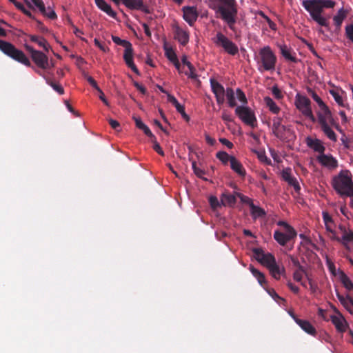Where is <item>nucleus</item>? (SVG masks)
I'll use <instances>...</instances> for the list:
<instances>
[{
	"label": "nucleus",
	"mask_w": 353,
	"mask_h": 353,
	"mask_svg": "<svg viewBox=\"0 0 353 353\" xmlns=\"http://www.w3.org/2000/svg\"><path fill=\"white\" fill-rule=\"evenodd\" d=\"M303 7L307 10L312 19L321 26L329 28L326 18L321 15L324 8H332L336 2L332 0H303Z\"/></svg>",
	"instance_id": "f257e3e1"
},
{
	"label": "nucleus",
	"mask_w": 353,
	"mask_h": 353,
	"mask_svg": "<svg viewBox=\"0 0 353 353\" xmlns=\"http://www.w3.org/2000/svg\"><path fill=\"white\" fill-rule=\"evenodd\" d=\"M317 121L321 127V130L327 137L332 141H337V137L335 132L332 130V127L336 128L339 130V124L335 121L333 118L332 114L326 105L316 112Z\"/></svg>",
	"instance_id": "f03ea898"
},
{
	"label": "nucleus",
	"mask_w": 353,
	"mask_h": 353,
	"mask_svg": "<svg viewBox=\"0 0 353 353\" xmlns=\"http://www.w3.org/2000/svg\"><path fill=\"white\" fill-rule=\"evenodd\" d=\"M236 98L242 103L241 105H238L235 108V114L239 119L245 125L250 126L252 128L256 127L257 120L254 112L246 105L248 104V99L240 88L236 90Z\"/></svg>",
	"instance_id": "7ed1b4c3"
},
{
	"label": "nucleus",
	"mask_w": 353,
	"mask_h": 353,
	"mask_svg": "<svg viewBox=\"0 0 353 353\" xmlns=\"http://www.w3.org/2000/svg\"><path fill=\"white\" fill-rule=\"evenodd\" d=\"M334 190L341 196L353 197L352 175L347 170H343L334 176L332 180Z\"/></svg>",
	"instance_id": "20e7f679"
},
{
	"label": "nucleus",
	"mask_w": 353,
	"mask_h": 353,
	"mask_svg": "<svg viewBox=\"0 0 353 353\" xmlns=\"http://www.w3.org/2000/svg\"><path fill=\"white\" fill-rule=\"evenodd\" d=\"M216 12L219 13L221 18L228 26L229 28L235 31L236 22L237 8L235 0H219L216 8Z\"/></svg>",
	"instance_id": "39448f33"
},
{
	"label": "nucleus",
	"mask_w": 353,
	"mask_h": 353,
	"mask_svg": "<svg viewBox=\"0 0 353 353\" xmlns=\"http://www.w3.org/2000/svg\"><path fill=\"white\" fill-rule=\"evenodd\" d=\"M255 59L259 72L274 71L275 70L277 58L270 46H266L261 48L259 51V55Z\"/></svg>",
	"instance_id": "423d86ee"
},
{
	"label": "nucleus",
	"mask_w": 353,
	"mask_h": 353,
	"mask_svg": "<svg viewBox=\"0 0 353 353\" xmlns=\"http://www.w3.org/2000/svg\"><path fill=\"white\" fill-rule=\"evenodd\" d=\"M212 40L217 47L222 48L230 55L234 56L239 52L236 44L221 32H218Z\"/></svg>",
	"instance_id": "0eeeda50"
},
{
	"label": "nucleus",
	"mask_w": 353,
	"mask_h": 353,
	"mask_svg": "<svg viewBox=\"0 0 353 353\" xmlns=\"http://www.w3.org/2000/svg\"><path fill=\"white\" fill-rule=\"evenodd\" d=\"M295 105L305 117L309 118L313 123L316 122V119L311 108V101L307 97L297 94L295 97Z\"/></svg>",
	"instance_id": "6e6552de"
},
{
	"label": "nucleus",
	"mask_w": 353,
	"mask_h": 353,
	"mask_svg": "<svg viewBox=\"0 0 353 353\" xmlns=\"http://www.w3.org/2000/svg\"><path fill=\"white\" fill-rule=\"evenodd\" d=\"M0 50L13 59L22 63V51L17 50L12 43L0 39Z\"/></svg>",
	"instance_id": "1a4fd4ad"
},
{
	"label": "nucleus",
	"mask_w": 353,
	"mask_h": 353,
	"mask_svg": "<svg viewBox=\"0 0 353 353\" xmlns=\"http://www.w3.org/2000/svg\"><path fill=\"white\" fill-rule=\"evenodd\" d=\"M24 47L30 53L32 60L37 66L43 69L48 67V58L45 54L40 51L34 50L28 45H25Z\"/></svg>",
	"instance_id": "9d476101"
},
{
	"label": "nucleus",
	"mask_w": 353,
	"mask_h": 353,
	"mask_svg": "<svg viewBox=\"0 0 353 353\" xmlns=\"http://www.w3.org/2000/svg\"><path fill=\"white\" fill-rule=\"evenodd\" d=\"M210 85L212 92L214 93L216 103L222 105L225 102V94L226 90L224 87L215 79H210Z\"/></svg>",
	"instance_id": "9b49d317"
},
{
	"label": "nucleus",
	"mask_w": 353,
	"mask_h": 353,
	"mask_svg": "<svg viewBox=\"0 0 353 353\" xmlns=\"http://www.w3.org/2000/svg\"><path fill=\"white\" fill-rule=\"evenodd\" d=\"M296 235V230L286 232L285 234L279 230H276L274 233V239L279 245L284 246L288 242L295 239Z\"/></svg>",
	"instance_id": "f8f14e48"
},
{
	"label": "nucleus",
	"mask_w": 353,
	"mask_h": 353,
	"mask_svg": "<svg viewBox=\"0 0 353 353\" xmlns=\"http://www.w3.org/2000/svg\"><path fill=\"white\" fill-rule=\"evenodd\" d=\"M182 11L183 13V17L184 20L190 26H192L199 17V12L196 8L194 6H184L182 8Z\"/></svg>",
	"instance_id": "ddd939ff"
},
{
	"label": "nucleus",
	"mask_w": 353,
	"mask_h": 353,
	"mask_svg": "<svg viewBox=\"0 0 353 353\" xmlns=\"http://www.w3.org/2000/svg\"><path fill=\"white\" fill-rule=\"evenodd\" d=\"M174 39L178 42L185 46L189 42L190 34L189 32L183 30L178 25L173 26Z\"/></svg>",
	"instance_id": "4468645a"
},
{
	"label": "nucleus",
	"mask_w": 353,
	"mask_h": 353,
	"mask_svg": "<svg viewBox=\"0 0 353 353\" xmlns=\"http://www.w3.org/2000/svg\"><path fill=\"white\" fill-rule=\"evenodd\" d=\"M123 59L128 68H130L137 75H140V72L133 61V48L132 44L125 48Z\"/></svg>",
	"instance_id": "2eb2a0df"
},
{
	"label": "nucleus",
	"mask_w": 353,
	"mask_h": 353,
	"mask_svg": "<svg viewBox=\"0 0 353 353\" xmlns=\"http://www.w3.org/2000/svg\"><path fill=\"white\" fill-rule=\"evenodd\" d=\"M317 161L323 166L330 170L336 169L338 167V161L331 154H319L317 157Z\"/></svg>",
	"instance_id": "dca6fc26"
},
{
	"label": "nucleus",
	"mask_w": 353,
	"mask_h": 353,
	"mask_svg": "<svg viewBox=\"0 0 353 353\" xmlns=\"http://www.w3.org/2000/svg\"><path fill=\"white\" fill-rule=\"evenodd\" d=\"M281 176L283 179L286 181L289 185L292 186L296 192H299L301 187L296 179L292 176L290 168L283 170L281 172Z\"/></svg>",
	"instance_id": "f3484780"
},
{
	"label": "nucleus",
	"mask_w": 353,
	"mask_h": 353,
	"mask_svg": "<svg viewBox=\"0 0 353 353\" xmlns=\"http://www.w3.org/2000/svg\"><path fill=\"white\" fill-rule=\"evenodd\" d=\"M123 3L129 9L138 10L148 13V8L144 6L142 0H121Z\"/></svg>",
	"instance_id": "a211bd4d"
},
{
	"label": "nucleus",
	"mask_w": 353,
	"mask_h": 353,
	"mask_svg": "<svg viewBox=\"0 0 353 353\" xmlns=\"http://www.w3.org/2000/svg\"><path fill=\"white\" fill-rule=\"evenodd\" d=\"M32 3H33L39 9V11H44L45 5L42 0H31V2L28 0H23V6L26 5L28 8H32ZM23 14H26L32 19L34 18L32 12L29 10L26 9L24 7Z\"/></svg>",
	"instance_id": "6ab92c4d"
},
{
	"label": "nucleus",
	"mask_w": 353,
	"mask_h": 353,
	"mask_svg": "<svg viewBox=\"0 0 353 353\" xmlns=\"http://www.w3.org/2000/svg\"><path fill=\"white\" fill-rule=\"evenodd\" d=\"M331 321L339 332L343 333L346 331L347 323L341 314L331 316Z\"/></svg>",
	"instance_id": "aec40b11"
},
{
	"label": "nucleus",
	"mask_w": 353,
	"mask_h": 353,
	"mask_svg": "<svg viewBox=\"0 0 353 353\" xmlns=\"http://www.w3.org/2000/svg\"><path fill=\"white\" fill-rule=\"evenodd\" d=\"M305 143L310 148L320 153V154H323L325 150L322 141L318 139H312L310 137H307L305 139Z\"/></svg>",
	"instance_id": "412c9836"
},
{
	"label": "nucleus",
	"mask_w": 353,
	"mask_h": 353,
	"mask_svg": "<svg viewBox=\"0 0 353 353\" xmlns=\"http://www.w3.org/2000/svg\"><path fill=\"white\" fill-rule=\"evenodd\" d=\"M296 323L301 327V328L304 330L306 333L315 336L316 334V330L315 327L310 323V321L307 320L303 319H296Z\"/></svg>",
	"instance_id": "4be33fe9"
},
{
	"label": "nucleus",
	"mask_w": 353,
	"mask_h": 353,
	"mask_svg": "<svg viewBox=\"0 0 353 353\" xmlns=\"http://www.w3.org/2000/svg\"><path fill=\"white\" fill-rule=\"evenodd\" d=\"M231 169L240 176L244 177L246 174V171L243 168L242 163L236 158H232L230 163Z\"/></svg>",
	"instance_id": "5701e85b"
},
{
	"label": "nucleus",
	"mask_w": 353,
	"mask_h": 353,
	"mask_svg": "<svg viewBox=\"0 0 353 353\" xmlns=\"http://www.w3.org/2000/svg\"><path fill=\"white\" fill-rule=\"evenodd\" d=\"M95 3L99 9L105 12L110 17L113 18L116 17V12L112 10L111 6L105 0H95Z\"/></svg>",
	"instance_id": "b1692460"
},
{
	"label": "nucleus",
	"mask_w": 353,
	"mask_h": 353,
	"mask_svg": "<svg viewBox=\"0 0 353 353\" xmlns=\"http://www.w3.org/2000/svg\"><path fill=\"white\" fill-rule=\"evenodd\" d=\"M257 261L265 265L268 269L276 263L275 257L270 253L262 254V257L257 258Z\"/></svg>",
	"instance_id": "393cba45"
},
{
	"label": "nucleus",
	"mask_w": 353,
	"mask_h": 353,
	"mask_svg": "<svg viewBox=\"0 0 353 353\" xmlns=\"http://www.w3.org/2000/svg\"><path fill=\"white\" fill-rule=\"evenodd\" d=\"M249 269L252 272V275L257 279L259 283L264 288H265L267 282L264 274L261 272L252 265H250Z\"/></svg>",
	"instance_id": "a878e982"
},
{
	"label": "nucleus",
	"mask_w": 353,
	"mask_h": 353,
	"mask_svg": "<svg viewBox=\"0 0 353 353\" xmlns=\"http://www.w3.org/2000/svg\"><path fill=\"white\" fill-rule=\"evenodd\" d=\"M235 94H236V92H234L232 88H226L225 97L227 99L228 104L230 108H236L237 106Z\"/></svg>",
	"instance_id": "bb28decb"
},
{
	"label": "nucleus",
	"mask_w": 353,
	"mask_h": 353,
	"mask_svg": "<svg viewBox=\"0 0 353 353\" xmlns=\"http://www.w3.org/2000/svg\"><path fill=\"white\" fill-rule=\"evenodd\" d=\"M347 14V12L342 8L339 10L337 14L334 16L333 21L337 28H341L343 21L345 19Z\"/></svg>",
	"instance_id": "cd10ccee"
},
{
	"label": "nucleus",
	"mask_w": 353,
	"mask_h": 353,
	"mask_svg": "<svg viewBox=\"0 0 353 353\" xmlns=\"http://www.w3.org/2000/svg\"><path fill=\"white\" fill-rule=\"evenodd\" d=\"M281 53L282 56L288 61H290L293 63H297L299 61V59L294 56L291 54V51L290 49L288 48L286 46H281L280 47Z\"/></svg>",
	"instance_id": "c85d7f7f"
},
{
	"label": "nucleus",
	"mask_w": 353,
	"mask_h": 353,
	"mask_svg": "<svg viewBox=\"0 0 353 353\" xmlns=\"http://www.w3.org/2000/svg\"><path fill=\"white\" fill-rule=\"evenodd\" d=\"M268 270L271 275L276 280H279L281 277V274L285 272L284 268L283 267L281 268L279 265H277L276 263H275L274 265L270 267Z\"/></svg>",
	"instance_id": "c756f323"
},
{
	"label": "nucleus",
	"mask_w": 353,
	"mask_h": 353,
	"mask_svg": "<svg viewBox=\"0 0 353 353\" xmlns=\"http://www.w3.org/2000/svg\"><path fill=\"white\" fill-rule=\"evenodd\" d=\"M223 205H234L236 202V196L231 194H223L221 198Z\"/></svg>",
	"instance_id": "7c9ffc66"
},
{
	"label": "nucleus",
	"mask_w": 353,
	"mask_h": 353,
	"mask_svg": "<svg viewBox=\"0 0 353 353\" xmlns=\"http://www.w3.org/2000/svg\"><path fill=\"white\" fill-rule=\"evenodd\" d=\"M264 102L266 106L269 108L270 111H271L272 113L278 114L279 112V107L270 97H265L264 98Z\"/></svg>",
	"instance_id": "2f4dec72"
},
{
	"label": "nucleus",
	"mask_w": 353,
	"mask_h": 353,
	"mask_svg": "<svg viewBox=\"0 0 353 353\" xmlns=\"http://www.w3.org/2000/svg\"><path fill=\"white\" fill-rule=\"evenodd\" d=\"M250 213L254 219L263 217L265 215V210L255 205L254 204L251 205Z\"/></svg>",
	"instance_id": "473e14b6"
},
{
	"label": "nucleus",
	"mask_w": 353,
	"mask_h": 353,
	"mask_svg": "<svg viewBox=\"0 0 353 353\" xmlns=\"http://www.w3.org/2000/svg\"><path fill=\"white\" fill-rule=\"evenodd\" d=\"M340 229L343 231L342 243L345 247H347V243L353 242V232L350 230L347 232L345 228L341 225L340 226Z\"/></svg>",
	"instance_id": "72a5a7b5"
},
{
	"label": "nucleus",
	"mask_w": 353,
	"mask_h": 353,
	"mask_svg": "<svg viewBox=\"0 0 353 353\" xmlns=\"http://www.w3.org/2000/svg\"><path fill=\"white\" fill-rule=\"evenodd\" d=\"M46 83L50 85L54 91H56L59 94L62 95L64 94L63 88L58 83L54 81L52 79L49 77L46 78Z\"/></svg>",
	"instance_id": "f704fd0d"
},
{
	"label": "nucleus",
	"mask_w": 353,
	"mask_h": 353,
	"mask_svg": "<svg viewBox=\"0 0 353 353\" xmlns=\"http://www.w3.org/2000/svg\"><path fill=\"white\" fill-rule=\"evenodd\" d=\"M216 158L222 162L223 164L227 165L228 163L230 161V163H231L232 158H235L233 156L229 155L225 151H219L216 154Z\"/></svg>",
	"instance_id": "c9c22d12"
},
{
	"label": "nucleus",
	"mask_w": 353,
	"mask_h": 353,
	"mask_svg": "<svg viewBox=\"0 0 353 353\" xmlns=\"http://www.w3.org/2000/svg\"><path fill=\"white\" fill-rule=\"evenodd\" d=\"M341 281L343 283V286L347 290H353V283L349 279V277L344 273H342V274L341 275Z\"/></svg>",
	"instance_id": "e433bc0d"
},
{
	"label": "nucleus",
	"mask_w": 353,
	"mask_h": 353,
	"mask_svg": "<svg viewBox=\"0 0 353 353\" xmlns=\"http://www.w3.org/2000/svg\"><path fill=\"white\" fill-rule=\"evenodd\" d=\"M265 289L266 290L268 294L270 296H271L272 298L277 303H281V302H282V303L285 302V299L279 296V295L276 292V291L274 289H272V288H265Z\"/></svg>",
	"instance_id": "4c0bfd02"
},
{
	"label": "nucleus",
	"mask_w": 353,
	"mask_h": 353,
	"mask_svg": "<svg viewBox=\"0 0 353 353\" xmlns=\"http://www.w3.org/2000/svg\"><path fill=\"white\" fill-rule=\"evenodd\" d=\"M165 54L171 62L176 61L178 59L174 50L172 48L165 47Z\"/></svg>",
	"instance_id": "58836bf2"
},
{
	"label": "nucleus",
	"mask_w": 353,
	"mask_h": 353,
	"mask_svg": "<svg viewBox=\"0 0 353 353\" xmlns=\"http://www.w3.org/2000/svg\"><path fill=\"white\" fill-rule=\"evenodd\" d=\"M330 94L333 97L335 101L338 103L339 105L345 107V104L343 102L342 97L339 94V93L335 90H330Z\"/></svg>",
	"instance_id": "ea45409f"
},
{
	"label": "nucleus",
	"mask_w": 353,
	"mask_h": 353,
	"mask_svg": "<svg viewBox=\"0 0 353 353\" xmlns=\"http://www.w3.org/2000/svg\"><path fill=\"white\" fill-rule=\"evenodd\" d=\"M112 39L114 43H115L117 45L121 46H123L124 48L130 46V45L132 44L130 41H128L127 40L121 39H120L117 36L112 35Z\"/></svg>",
	"instance_id": "a19ab883"
},
{
	"label": "nucleus",
	"mask_w": 353,
	"mask_h": 353,
	"mask_svg": "<svg viewBox=\"0 0 353 353\" xmlns=\"http://www.w3.org/2000/svg\"><path fill=\"white\" fill-rule=\"evenodd\" d=\"M43 15L47 17L50 19H55L57 17L55 12L50 8L48 7V9L44 6V11H40Z\"/></svg>",
	"instance_id": "79ce46f5"
},
{
	"label": "nucleus",
	"mask_w": 353,
	"mask_h": 353,
	"mask_svg": "<svg viewBox=\"0 0 353 353\" xmlns=\"http://www.w3.org/2000/svg\"><path fill=\"white\" fill-rule=\"evenodd\" d=\"M345 309L352 314H353V299L349 295H347V299H346L345 301L342 304Z\"/></svg>",
	"instance_id": "37998d69"
},
{
	"label": "nucleus",
	"mask_w": 353,
	"mask_h": 353,
	"mask_svg": "<svg viewBox=\"0 0 353 353\" xmlns=\"http://www.w3.org/2000/svg\"><path fill=\"white\" fill-rule=\"evenodd\" d=\"M309 92L311 94L312 98L315 101L319 106V108L326 105V104L323 101V100L318 96V94L313 90H310Z\"/></svg>",
	"instance_id": "c03bdc74"
},
{
	"label": "nucleus",
	"mask_w": 353,
	"mask_h": 353,
	"mask_svg": "<svg viewBox=\"0 0 353 353\" xmlns=\"http://www.w3.org/2000/svg\"><path fill=\"white\" fill-rule=\"evenodd\" d=\"M286 130V127L285 125L281 126V128H277L274 130L272 132L279 139H282L284 138V132Z\"/></svg>",
	"instance_id": "a18cd8bd"
},
{
	"label": "nucleus",
	"mask_w": 353,
	"mask_h": 353,
	"mask_svg": "<svg viewBox=\"0 0 353 353\" xmlns=\"http://www.w3.org/2000/svg\"><path fill=\"white\" fill-rule=\"evenodd\" d=\"M151 141L153 143V149L161 156H164V152L161 148L159 143L157 141V138L151 139Z\"/></svg>",
	"instance_id": "49530a36"
},
{
	"label": "nucleus",
	"mask_w": 353,
	"mask_h": 353,
	"mask_svg": "<svg viewBox=\"0 0 353 353\" xmlns=\"http://www.w3.org/2000/svg\"><path fill=\"white\" fill-rule=\"evenodd\" d=\"M236 195L240 199L241 201L243 203L248 204L250 206V208H251L252 204H254L252 200L248 196H245L241 193H237Z\"/></svg>",
	"instance_id": "de8ad7c7"
},
{
	"label": "nucleus",
	"mask_w": 353,
	"mask_h": 353,
	"mask_svg": "<svg viewBox=\"0 0 353 353\" xmlns=\"http://www.w3.org/2000/svg\"><path fill=\"white\" fill-rule=\"evenodd\" d=\"M345 35L353 43V24L346 26Z\"/></svg>",
	"instance_id": "09e8293b"
},
{
	"label": "nucleus",
	"mask_w": 353,
	"mask_h": 353,
	"mask_svg": "<svg viewBox=\"0 0 353 353\" xmlns=\"http://www.w3.org/2000/svg\"><path fill=\"white\" fill-rule=\"evenodd\" d=\"M175 108H176V111L181 114L182 117L184 119H185L186 121L190 120L189 116L185 112V108L183 105L179 104V105H176V107H175Z\"/></svg>",
	"instance_id": "8fccbe9b"
},
{
	"label": "nucleus",
	"mask_w": 353,
	"mask_h": 353,
	"mask_svg": "<svg viewBox=\"0 0 353 353\" xmlns=\"http://www.w3.org/2000/svg\"><path fill=\"white\" fill-rule=\"evenodd\" d=\"M210 204L213 209H216L220 207V203L218 199L214 196H211L209 199Z\"/></svg>",
	"instance_id": "3c124183"
},
{
	"label": "nucleus",
	"mask_w": 353,
	"mask_h": 353,
	"mask_svg": "<svg viewBox=\"0 0 353 353\" xmlns=\"http://www.w3.org/2000/svg\"><path fill=\"white\" fill-rule=\"evenodd\" d=\"M221 118L226 123H230V122L233 121V119H232L231 114L226 110H223Z\"/></svg>",
	"instance_id": "603ef678"
},
{
	"label": "nucleus",
	"mask_w": 353,
	"mask_h": 353,
	"mask_svg": "<svg viewBox=\"0 0 353 353\" xmlns=\"http://www.w3.org/2000/svg\"><path fill=\"white\" fill-rule=\"evenodd\" d=\"M272 92L273 95L275 97V98L277 99H282L283 97L281 90L276 85L272 87Z\"/></svg>",
	"instance_id": "864d4df0"
},
{
	"label": "nucleus",
	"mask_w": 353,
	"mask_h": 353,
	"mask_svg": "<svg viewBox=\"0 0 353 353\" xmlns=\"http://www.w3.org/2000/svg\"><path fill=\"white\" fill-rule=\"evenodd\" d=\"M304 272V270H300L299 269H297L293 274V279L297 282H301L302 280V273Z\"/></svg>",
	"instance_id": "5fc2aeb1"
},
{
	"label": "nucleus",
	"mask_w": 353,
	"mask_h": 353,
	"mask_svg": "<svg viewBox=\"0 0 353 353\" xmlns=\"http://www.w3.org/2000/svg\"><path fill=\"white\" fill-rule=\"evenodd\" d=\"M189 72H185V74L187 75L189 78L192 79H196L197 78V75L195 73V68L192 65L191 68H188Z\"/></svg>",
	"instance_id": "6e6d98bb"
},
{
	"label": "nucleus",
	"mask_w": 353,
	"mask_h": 353,
	"mask_svg": "<svg viewBox=\"0 0 353 353\" xmlns=\"http://www.w3.org/2000/svg\"><path fill=\"white\" fill-rule=\"evenodd\" d=\"M108 123L110 125V126L112 127V128H113L114 130H115L117 131L120 130V129H121L120 123L117 121L114 120L112 119H109Z\"/></svg>",
	"instance_id": "4d7b16f0"
},
{
	"label": "nucleus",
	"mask_w": 353,
	"mask_h": 353,
	"mask_svg": "<svg viewBox=\"0 0 353 353\" xmlns=\"http://www.w3.org/2000/svg\"><path fill=\"white\" fill-rule=\"evenodd\" d=\"M277 225L279 226L283 227L286 232L295 230L290 225H289L287 222L283 221H279L277 222Z\"/></svg>",
	"instance_id": "13d9d810"
},
{
	"label": "nucleus",
	"mask_w": 353,
	"mask_h": 353,
	"mask_svg": "<svg viewBox=\"0 0 353 353\" xmlns=\"http://www.w3.org/2000/svg\"><path fill=\"white\" fill-rule=\"evenodd\" d=\"M272 121V131L277 128H281V126L283 125L281 124L282 119L281 117H274Z\"/></svg>",
	"instance_id": "bf43d9fd"
},
{
	"label": "nucleus",
	"mask_w": 353,
	"mask_h": 353,
	"mask_svg": "<svg viewBox=\"0 0 353 353\" xmlns=\"http://www.w3.org/2000/svg\"><path fill=\"white\" fill-rule=\"evenodd\" d=\"M323 219L325 225L332 224L333 223L332 218L327 212H323Z\"/></svg>",
	"instance_id": "052dcab7"
},
{
	"label": "nucleus",
	"mask_w": 353,
	"mask_h": 353,
	"mask_svg": "<svg viewBox=\"0 0 353 353\" xmlns=\"http://www.w3.org/2000/svg\"><path fill=\"white\" fill-rule=\"evenodd\" d=\"M87 81H88V83L94 88L96 89L98 92H101V90L100 89V88L98 86L97 83V81L90 76H88L87 77Z\"/></svg>",
	"instance_id": "680f3d73"
},
{
	"label": "nucleus",
	"mask_w": 353,
	"mask_h": 353,
	"mask_svg": "<svg viewBox=\"0 0 353 353\" xmlns=\"http://www.w3.org/2000/svg\"><path fill=\"white\" fill-rule=\"evenodd\" d=\"M37 43L40 47L43 48V49L46 51H48L49 45L47 43V41H46V39H44L43 38H40L39 40L38 41Z\"/></svg>",
	"instance_id": "e2e57ef3"
},
{
	"label": "nucleus",
	"mask_w": 353,
	"mask_h": 353,
	"mask_svg": "<svg viewBox=\"0 0 353 353\" xmlns=\"http://www.w3.org/2000/svg\"><path fill=\"white\" fill-rule=\"evenodd\" d=\"M94 44L103 52H106L109 50V48L104 45L101 44L97 39L94 40Z\"/></svg>",
	"instance_id": "0e129e2a"
},
{
	"label": "nucleus",
	"mask_w": 353,
	"mask_h": 353,
	"mask_svg": "<svg viewBox=\"0 0 353 353\" xmlns=\"http://www.w3.org/2000/svg\"><path fill=\"white\" fill-rule=\"evenodd\" d=\"M133 85L143 94H146L147 90H146L145 88L143 87L142 85H141L139 83H138L137 81H134L133 82Z\"/></svg>",
	"instance_id": "69168bd1"
},
{
	"label": "nucleus",
	"mask_w": 353,
	"mask_h": 353,
	"mask_svg": "<svg viewBox=\"0 0 353 353\" xmlns=\"http://www.w3.org/2000/svg\"><path fill=\"white\" fill-rule=\"evenodd\" d=\"M141 130H143L145 134L150 137L151 139H154L155 136L152 134L150 128L146 125H145Z\"/></svg>",
	"instance_id": "338daca9"
},
{
	"label": "nucleus",
	"mask_w": 353,
	"mask_h": 353,
	"mask_svg": "<svg viewBox=\"0 0 353 353\" xmlns=\"http://www.w3.org/2000/svg\"><path fill=\"white\" fill-rule=\"evenodd\" d=\"M168 101L170 103H171L174 107H176V105L180 104L177 99L170 94H168Z\"/></svg>",
	"instance_id": "774afa93"
}]
</instances>
